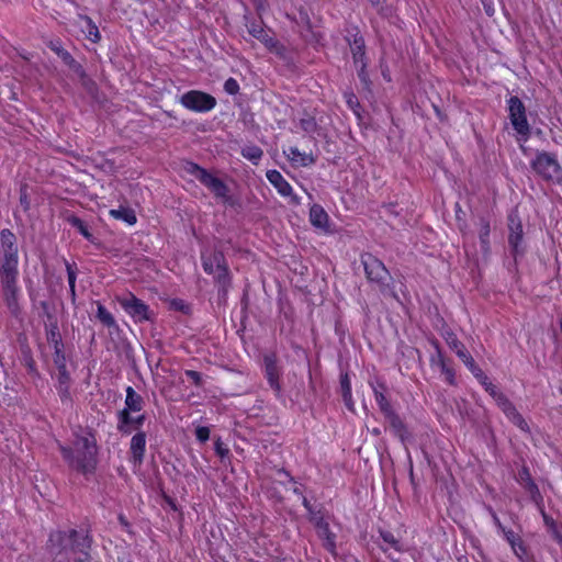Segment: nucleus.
Wrapping results in <instances>:
<instances>
[{
	"mask_svg": "<svg viewBox=\"0 0 562 562\" xmlns=\"http://www.w3.org/2000/svg\"><path fill=\"white\" fill-rule=\"evenodd\" d=\"M90 547L88 533L75 529L56 531L49 537V550L55 562H87Z\"/></svg>",
	"mask_w": 562,
	"mask_h": 562,
	"instance_id": "obj_1",
	"label": "nucleus"
},
{
	"mask_svg": "<svg viewBox=\"0 0 562 562\" xmlns=\"http://www.w3.org/2000/svg\"><path fill=\"white\" fill-rule=\"evenodd\" d=\"M64 458L69 465L80 472L87 473L94 469L97 460V446L93 435L86 431L77 435L74 447H60Z\"/></svg>",
	"mask_w": 562,
	"mask_h": 562,
	"instance_id": "obj_2",
	"label": "nucleus"
},
{
	"mask_svg": "<svg viewBox=\"0 0 562 562\" xmlns=\"http://www.w3.org/2000/svg\"><path fill=\"white\" fill-rule=\"evenodd\" d=\"M361 263L363 265L368 281L374 284L383 294H392L393 278L384 263L371 254L361 255Z\"/></svg>",
	"mask_w": 562,
	"mask_h": 562,
	"instance_id": "obj_3",
	"label": "nucleus"
},
{
	"mask_svg": "<svg viewBox=\"0 0 562 562\" xmlns=\"http://www.w3.org/2000/svg\"><path fill=\"white\" fill-rule=\"evenodd\" d=\"M18 245L16 237L9 229L0 233V274L18 273Z\"/></svg>",
	"mask_w": 562,
	"mask_h": 562,
	"instance_id": "obj_4",
	"label": "nucleus"
},
{
	"mask_svg": "<svg viewBox=\"0 0 562 562\" xmlns=\"http://www.w3.org/2000/svg\"><path fill=\"white\" fill-rule=\"evenodd\" d=\"M143 397L138 393H136V391L132 386H128L126 389L125 407L117 414V430L123 434H131V414L140 412L143 409Z\"/></svg>",
	"mask_w": 562,
	"mask_h": 562,
	"instance_id": "obj_5",
	"label": "nucleus"
},
{
	"mask_svg": "<svg viewBox=\"0 0 562 562\" xmlns=\"http://www.w3.org/2000/svg\"><path fill=\"white\" fill-rule=\"evenodd\" d=\"M18 273H2L0 274V283L2 289L3 300L10 313L13 316H19L21 308L19 304V286Z\"/></svg>",
	"mask_w": 562,
	"mask_h": 562,
	"instance_id": "obj_6",
	"label": "nucleus"
},
{
	"mask_svg": "<svg viewBox=\"0 0 562 562\" xmlns=\"http://www.w3.org/2000/svg\"><path fill=\"white\" fill-rule=\"evenodd\" d=\"M532 168L543 179L562 183V168L552 155L539 154L532 161Z\"/></svg>",
	"mask_w": 562,
	"mask_h": 562,
	"instance_id": "obj_7",
	"label": "nucleus"
},
{
	"mask_svg": "<svg viewBox=\"0 0 562 562\" xmlns=\"http://www.w3.org/2000/svg\"><path fill=\"white\" fill-rule=\"evenodd\" d=\"M181 104L195 112H206L216 105V100L211 94L192 90L181 97Z\"/></svg>",
	"mask_w": 562,
	"mask_h": 562,
	"instance_id": "obj_8",
	"label": "nucleus"
},
{
	"mask_svg": "<svg viewBox=\"0 0 562 562\" xmlns=\"http://www.w3.org/2000/svg\"><path fill=\"white\" fill-rule=\"evenodd\" d=\"M119 304L128 313L135 321L145 322L150 319L149 307L134 294L127 293L116 297Z\"/></svg>",
	"mask_w": 562,
	"mask_h": 562,
	"instance_id": "obj_9",
	"label": "nucleus"
},
{
	"mask_svg": "<svg viewBox=\"0 0 562 562\" xmlns=\"http://www.w3.org/2000/svg\"><path fill=\"white\" fill-rule=\"evenodd\" d=\"M509 119L515 131L520 135L529 134V124L526 116V108L518 97L508 100Z\"/></svg>",
	"mask_w": 562,
	"mask_h": 562,
	"instance_id": "obj_10",
	"label": "nucleus"
},
{
	"mask_svg": "<svg viewBox=\"0 0 562 562\" xmlns=\"http://www.w3.org/2000/svg\"><path fill=\"white\" fill-rule=\"evenodd\" d=\"M508 244L513 255L516 257L524 252L522 244V225L517 211H513L508 215Z\"/></svg>",
	"mask_w": 562,
	"mask_h": 562,
	"instance_id": "obj_11",
	"label": "nucleus"
},
{
	"mask_svg": "<svg viewBox=\"0 0 562 562\" xmlns=\"http://www.w3.org/2000/svg\"><path fill=\"white\" fill-rule=\"evenodd\" d=\"M188 171L192 173L205 187H207L216 196H225L226 187L222 180L194 164L190 165Z\"/></svg>",
	"mask_w": 562,
	"mask_h": 562,
	"instance_id": "obj_12",
	"label": "nucleus"
},
{
	"mask_svg": "<svg viewBox=\"0 0 562 562\" xmlns=\"http://www.w3.org/2000/svg\"><path fill=\"white\" fill-rule=\"evenodd\" d=\"M203 268L209 274H213L215 279L223 282L226 277V268L224 266V258L221 252H211L210 255L202 254Z\"/></svg>",
	"mask_w": 562,
	"mask_h": 562,
	"instance_id": "obj_13",
	"label": "nucleus"
},
{
	"mask_svg": "<svg viewBox=\"0 0 562 562\" xmlns=\"http://www.w3.org/2000/svg\"><path fill=\"white\" fill-rule=\"evenodd\" d=\"M262 369L270 387L279 395L281 386L279 383L280 368L276 355L266 353L262 359Z\"/></svg>",
	"mask_w": 562,
	"mask_h": 562,
	"instance_id": "obj_14",
	"label": "nucleus"
},
{
	"mask_svg": "<svg viewBox=\"0 0 562 562\" xmlns=\"http://www.w3.org/2000/svg\"><path fill=\"white\" fill-rule=\"evenodd\" d=\"M146 447V435L145 432H137L131 439V454L132 462L139 465L143 462L144 452Z\"/></svg>",
	"mask_w": 562,
	"mask_h": 562,
	"instance_id": "obj_15",
	"label": "nucleus"
},
{
	"mask_svg": "<svg viewBox=\"0 0 562 562\" xmlns=\"http://www.w3.org/2000/svg\"><path fill=\"white\" fill-rule=\"evenodd\" d=\"M267 179L270 183L278 190V192L283 196L292 195V188L289 182L283 178V176L277 170H269L267 172Z\"/></svg>",
	"mask_w": 562,
	"mask_h": 562,
	"instance_id": "obj_16",
	"label": "nucleus"
},
{
	"mask_svg": "<svg viewBox=\"0 0 562 562\" xmlns=\"http://www.w3.org/2000/svg\"><path fill=\"white\" fill-rule=\"evenodd\" d=\"M504 537L512 547L513 552L517 558L522 560V558L526 555L527 550L526 547L521 540V538L515 533L513 530H504Z\"/></svg>",
	"mask_w": 562,
	"mask_h": 562,
	"instance_id": "obj_17",
	"label": "nucleus"
},
{
	"mask_svg": "<svg viewBox=\"0 0 562 562\" xmlns=\"http://www.w3.org/2000/svg\"><path fill=\"white\" fill-rule=\"evenodd\" d=\"M248 32L259 40L267 48L272 49L276 46V41L270 30H266L261 26H252Z\"/></svg>",
	"mask_w": 562,
	"mask_h": 562,
	"instance_id": "obj_18",
	"label": "nucleus"
},
{
	"mask_svg": "<svg viewBox=\"0 0 562 562\" xmlns=\"http://www.w3.org/2000/svg\"><path fill=\"white\" fill-rule=\"evenodd\" d=\"M317 535L323 540L324 547L329 552H335L336 543H335V535L329 530V525L325 521L323 525L321 524L317 528Z\"/></svg>",
	"mask_w": 562,
	"mask_h": 562,
	"instance_id": "obj_19",
	"label": "nucleus"
},
{
	"mask_svg": "<svg viewBox=\"0 0 562 562\" xmlns=\"http://www.w3.org/2000/svg\"><path fill=\"white\" fill-rule=\"evenodd\" d=\"M355 67L366 63L364 41L362 37H355L350 44Z\"/></svg>",
	"mask_w": 562,
	"mask_h": 562,
	"instance_id": "obj_20",
	"label": "nucleus"
},
{
	"mask_svg": "<svg viewBox=\"0 0 562 562\" xmlns=\"http://www.w3.org/2000/svg\"><path fill=\"white\" fill-rule=\"evenodd\" d=\"M78 19L86 23V29L83 30L86 37L93 43H98L101 40V34L94 22L88 15L83 14H79Z\"/></svg>",
	"mask_w": 562,
	"mask_h": 562,
	"instance_id": "obj_21",
	"label": "nucleus"
},
{
	"mask_svg": "<svg viewBox=\"0 0 562 562\" xmlns=\"http://www.w3.org/2000/svg\"><path fill=\"white\" fill-rule=\"evenodd\" d=\"M286 156L291 161L300 164L301 166H308L315 161L312 155L301 153L296 147H290L286 151Z\"/></svg>",
	"mask_w": 562,
	"mask_h": 562,
	"instance_id": "obj_22",
	"label": "nucleus"
},
{
	"mask_svg": "<svg viewBox=\"0 0 562 562\" xmlns=\"http://www.w3.org/2000/svg\"><path fill=\"white\" fill-rule=\"evenodd\" d=\"M110 215L115 220L124 221L128 225H134L136 223L135 212L128 207L121 206L116 210H111Z\"/></svg>",
	"mask_w": 562,
	"mask_h": 562,
	"instance_id": "obj_23",
	"label": "nucleus"
},
{
	"mask_svg": "<svg viewBox=\"0 0 562 562\" xmlns=\"http://www.w3.org/2000/svg\"><path fill=\"white\" fill-rule=\"evenodd\" d=\"M446 341L461 360L469 355L464 345L457 338V336L453 333H447Z\"/></svg>",
	"mask_w": 562,
	"mask_h": 562,
	"instance_id": "obj_24",
	"label": "nucleus"
},
{
	"mask_svg": "<svg viewBox=\"0 0 562 562\" xmlns=\"http://www.w3.org/2000/svg\"><path fill=\"white\" fill-rule=\"evenodd\" d=\"M432 362L436 363L440 368L441 373L445 374L446 381L449 384H454V372L451 368L448 367L440 350H438V352H437V359L432 358Z\"/></svg>",
	"mask_w": 562,
	"mask_h": 562,
	"instance_id": "obj_25",
	"label": "nucleus"
},
{
	"mask_svg": "<svg viewBox=\"0 0 562 562\" xmlns=\"http://www.w3.org/2000/svg\"><path fill=\"white\" fill-rule=\"evenodd\" d=\"M310 217H311V222L314 226L316 227H325L326 224H327V221H328V216L327 214L325 213V211L318 206V205H314L312 209H311V212H310Z\"/></svg>",
	"mask_w": 562,
	"mask_h": 562,
	"instance_id": "obj_26",
	"label": "nucleus"
},
{
	"mask_svg": "<svg viewBox=\"0 0 562 562\" xmlns=\"http://www.w3.org/2000/svg\"><path fill=\"white\" fill-rule=\"evenodd\" d=\"M384 417L389 420L394 432L397 436H400L401 439L403 440L404 432H405V426H404V423L402 422V419L400 418V416L397 414H395V412L393 411L390 414L385 415Z\"/></svg>",
	"mask_w": 562,
	"mask_h": 562,
	"instance_id": "obj_27",
	"label": "nucleus"
},
{
	"mask_svg": "<svg viewBox=\"0 0 562 562\" xmlns=\"http://www.w3.org/2000/svg\"><path fill=\"white\" fill-rule=\"evenodd\" d=\"M490 232H491L490 222L486 221L485 218H481L479 236H480V241H481V245H482V248L484 251H487L488 247H490V239H488Z\"/></svg>",
	"mask_w": 562,
	"mask_h": 562,
	"instance_id": "obj_28",
	"label": "nucleus"
},
{
	"mask_svg": "<svg viewBox=\"0 0 562 562\" xmlns=\"http://www.w3.org/2000/svg\"><path fill=\"white\" fill-rule=\"evenodd\" d=\"M97 318L106 327L116 326L113 315L101 303H98Z\"/></svg>",
	"mask_w": 562,
	"mask_h": 562,
	"instance_id": "obj_29",
	"label": "nucleus"
},
{
	"mask_svg": "<svg viewBox=\"0 0 562 562\" xmlns=\"http://www.w3.org/2000/svg\"><path fill=\"white\" fill-rule=\"evenodd\" d=\"M496 403L508 417V419H510V417L518 412L514 404L505 395H497Z\"/></svg>",
	"mask_w": 562,
	"mask_h": 562,
	"instance_id": "obj_30",
	"label": "nucleus"
},
{
	"mask_svg": "<svg viewBox=\"0 0 562 562\" xmlns=\"http://www.w3.org/2000/svg\"><path fill=\"white\" fill-rule=\"evenodd\" d=\"M462 362L468 367V369L473 373L475 378H477L479 380H487V378L480 369V367L475 363L474 359L470 353L462 359Z\"/></svg>",
	"mask_w": 562,
	"mask_h": 562,
	"instance_id": "obj_31",
	"label": "nucleus"
},
{
	"mask_svg": "<svg viewBox=\"0 0 562 562\" xmlns=\"http://www.w3.org/2000/svg\"><path fill=\"white\" fill-rule=\"evenodd\" d=\"M374 391V396H375V400H376V403L381 409V412L383 413V415H387L390 414L391 412H393V408L390 404V402L387 401V398L385 397V395L378 391L376 389L373 390Z\"/></svg>",
	"mask_w": 562,
	"mask_h": 562,
	"instance_id": "obj_32",
	"label": "nucleus"
},
{
	"mask_svg": "<svg viewBox=\"0 0 562 562\" xmlns=\"http://www.w3.org/2000/svg\"><path fill=\"white\" fill-rule=\"evenodd\" d=\"M340 386L342 392V397L348 407L351 406V387H350V380L347 374L341 376L340 380Z\"/></svg>",
	"mask_w": 562,
	"mask_h": 562,
	"instance_id": "obj_33",
	"label": "nucleus"
},
{
	"mask_svg": "<svg viewBox=\"0 0 562 562\" xmlns=\"http://www.w3.org/2000/svg\"><path fill=\"white\" fill-rule=\"evenodd\" d=\"M526 488H527L528 493L530 494L531 499L536 504L539 505L542 502V496L540 494V491H539L537 484L531 479H528Z\"/></svg>",
	"mask_w": 562,
	"mask_h": 562,
	"instance_id": "obj_34",
	"label": "nucleus"
},
{
	"mask_svg": "<svg viewBox=\"0 0 562 562\" xmlns=\"http://www.w3.org/2000/svg\"><path fill=\"white\" fill-rule=\"evenodd\" d=\"M69 223L77 228L87 239H90L92 235L89 233L87 225L82 220L76 216L69 217Z\"/></svg>",
	"mask_w": 562,
	"mask_h": 562,
	"instance_id": "obj_35",
	"label": "nucleus"
},
{
	"mask_svg": "<svg viewBox=\"0 0 562 562\" xmlns=\"http://www.w3.org/2000/svg\"><path fill=\"white\" fill-rule=\"evenodd\" d=\"M301 128L306 133H313L316 130V121L313 116L306 115L300 120Z\"/></svg>",
	"mask_w": 562,
	"mask_h": 562,
	"instance_id": "obj_36",
	"label": "nucleus"
},
{
	"mask_svg": "<svg viewBox=\"0 0 562 562\" xmlns=\"http://www.w3.org/2000/svg\"><path fill=\"white\" fill-rule=\"evenodd\" d=\"M381 537H382L384 542L390 544L395 550H397V551L402 550L401 547H400L398 540L394 537V535L392 532L381 531Z\"/></svg>",
	"mask_w": 562,
	"mask_h": 562,
	"instance_id": "obj_37",
	"label": "nucleus"
},
{
	"mask_svg": "<svg viewBox=\"0 0 562 562\" xmlns=\"http://www.w3.org/2000/svg\"><path fill=\"white\" fill-rule=\"evenodd\" d=\"M54 362L57 367V369H65L66 368V359H65V355L61 352L59 346H58V341H56V346H55V357H54Z\"/></svg>",
	"mask_w": 562,
	"mask_h": 562,
	"instance_id": "obj_38",
	"label": "nucleus"
},
{
	"mask_svg": "<svg viewBox=\"0 0 562 562\" xmlns=\"http://www.w3.org/2000/svg\"><path fill=\"white\" fill-rule=\"evenodd\" d=\"M514 425H516L519 429H521L522 431H526L528 432L529 431V426L527 424V422L524 419V417L519 414V412H517L516 414H514L510 419H509Z\"/></svg>",
	"mask_w": 562,
	"mask_h": 562,
	"instance_id": "obj_39",
	"label": "nucleus"
},
{
	"mask_svg": "<svg viewBox=\"0 0 562 562\" xmlns=\"http://www.w3.org/2000/svg\"><path fill=\"white\" fill-rule=\"evenodd\" d=\"M366 66H367V63H362L361 65L356 67V69H357V72H358V77L361 80V82L364 86V88L369 89L370 80H369V75L366 71Z\"/></svg>",
	"mask_w": 562,
	"mask_h": 562,
	"instance_id": "obj_40",
	"label": "nucleus"
},
{
	"mask_svg": "<svg viewBox=\"0 0 562 562\" xmlns=\"http://www.w3.org/2000/svg\"><path fill=\"white\" fill-rule=\"evenodd\" d=\"M59 57L70 68H72V69L80 68V65L75 60V58L70 55V53L67 52L66 49L64 52H59Z\"/></svg>",
	"mask_w": 562,
	"mask_h": 562,
	"instance_id": "obj_41",
	"label": "nucleus"
},
{
	"mask_svg": "<svg viewBox=\"0 0 562 562\" xmlns=\"http://www.w3.org/2000/svg\"><path fill=\"white\" fill-rule=\"evenodd\" d=\"M224 89L227 93L229 94H235L238 92L239 90V85L237 83V81L233 78H229L225 81L224 83Z\"/></svg>",
	"mask_w": 562,
	"mask_h": 562,
	"instance_id": "obj_42",
	"label": "nucleus"
},
{
	"mask_svg": "<svg viewBox=\"0 0 562 562\" xmlns=\"http://www.w3.org/2000/svg\"><path fill=\"white\" fill-rule=\"evenodd\" d=\"M257 14L260 19L263 18V15L268 12V5L266 0H252Z\"/></svg>",
	"mask_w": 562,
	"mask_h": 562,
	"instance_id": "obj_43",
	"label": "nucleus"
},
{
	"mask_svg": "<svg viewBox=\"0 0 562 562\" xmlns=\"http://www.w3.org/2000/svg\"><path fill=\"white\" fill-rule=\"evenodd\" d=\"M310 520L313 522L314 527L317 528L321 524L323 525L326 520L321 512L311 510Z\"/></svg>",
	"mask_w": 562,
	"mask_h": 562,
	"instance_id": "obj_44",
	"label": "nucleus"
},
{
	"mask_svg": "<svg viewBox=\"0 0 562 562\" xmlns=\"http://www.w3.org/2000/svg\"><path fill=\"white\" fill-rule=\"evenodd\" d=\"M195 436L201 442H205L210 438V429L207 427H198Z\"/></svg>",
	"mask_w": 562,
	"mask_h": 562,
	"instance_id": "obj_45",
	"label": "nucleus"
},
{
	"mask_svg": "<svg viewBox=\"0 0 562 562\" xmlns=\"http://www.w3.org/2000/svg\"><path fill=\"white\" fill-rule=\"evenodd\" d=\"M483 385L485 386V390L494 397V400L497 402V395H504L503 393L498 392L491 382H487V380H481Z\"/></svg>",
	"mask_w": 562,
	"mask_h": 562,
	"instance_id": "obj_46",
	"label": "nucleus"
},
{
	"mask_svg": "<svg viewBox=\"0 0 562 562\" xmlns=\"http://www.w3.org/2000/svg\"><path fill=\"white\" fill-rule=\"evenodd\" d=\"M186 375L196 385L200 386L202 383L201 374L198 371L188 370Z\"/></svg>",
	"mask_w": 562,
	"mask_h": 562,
	"instance_id": "obj_47",
	"label": "nucleus"
},
{
	"mask_svg": "<svg viewBox=\"0 0 562 562\" xmlns=\"http://www.w3.org/2000/svg\"><path fill=\"white\" fill-rule=\"evenodd\" d=\"M346 97L349 108L352 109L353 112L359 116V113L357 112V108L359 106L357 97L353 93L346 94Z\"/></svg>",
	"mask_w": 562,
	"mask_h": 562,
	"instance_id": "obj_48",
	"label": "nucleus"
},
{
	"mask_svg": "<svg viewBox=\"0 0 562 562\" xmlns=\"http://www.w3.org/2000/svg\"><path fill=\"white\" fill-rule=\"evenodd\" d=\"M145 422V415L144 414H140L136 417H133L132 416V420H131V424H130V429L132 430V428L134 429H138Z\"/></svg>",
	"mask_w": 562,
	"mask_h": 562,
	"instance_id": "obj_49",
	"label": "nucleus"
},
{
	"mask_svg": "<svg viewBox=\"0 0 562 562\" xmlns=\"http://www.w3.org/2000/svg\"><path fill=\"white\" fill-rule=\"evenodd\" d=\"M69 373L67 372V369L65 368L64 370L63 369H59L58 370V383L60 385H66V384H69Z\"/></svg>",
	"mask_w": 562,
	"mask_h": 562,
	"instance_id": "obj_50",
	"label": "nucleus"
},
{
	"mask_svg": "<svg viewBox=\"0 0 562 562\" xmlns=\"http://www.w3.org/2000/svg\"><path fill=\"white\" fill-rule=\"evenodd\" d=\"M262 151L258 147H252L248 149V159L257 160L261 157Z\"/></svg>",
	"mask_w": 562,
	"mask_h": 562,
	"instance_id": "obj_51",
	"label": "nucleus"
},
{
	"mask_svg": "<svg viewBox=\"0 0 562 562\" xmlns=\"http://www.w3.org/2000/svg\"><path fill=\"white\" fill-rule=\"evenodd\" d=\"M491 515L493 518V521L495 526L504 533V530H507L501 522L499 518L497 517L496 513L491 509Z\"/></svg>",
	"mask_w": 562,
	"mask_h": 562,
	"instance_id": "obj_52",
	"label": "nucleus"
},
{
	"mask_svg": "<svg viewBox=\"0 0 562 562\" xmlns=\"http://www.w3.org/2000/svg\"><path fill=\"white\" fill-rule=\"evenodd\" d=\"M68 282L72 293H75L76 274L68 268Z\"/></svg>",
	"mask_w": 562,
	"mask_h": 562,
	"instance_id": "obj_53",
	"label": "nucleus"
},
{
	"mask_svg": "<svg viewBox=\"0 0 562 562\" xmlns=\"http://www.w3.org/2000/svg\"><path fill=\"white\" fill-rule=\"evenodd\" d=\"M58 390H59V394H60L63 400H68L69 398L68 384H66V385H60L59 384Z\"/></svg>",
	"mask_w": 562,
	"mask_h": 562,
	"instance_id": "obj_54",
	"label": "nucleus"
},
{
	"mask_svg": "<svg viewBox=\"0 0 562 562\" xmlns=\"http://www.w3.org/2000/svg\"><path fill=\"white\" fill-rule=\"evenodd\" d=\"M20 202L23 209L26 211L30 206V203L27 201L26 193L23 190L21 191Z\"/></svg>",
	"mask_w": 562,
	"mask_h": 562,
	"instance_id": "obj_55",
	"label": "nucleus"
},
{
	"mask_svg": "<svg viewBox=\"0 0 562 562\" xmlns=\"http://www.w3.org/2000/svg\"><path fill=\"white\" fill-rule=\"evenodd\" d=\"M49 47L52 50H54L58 56H59V52H64L65 49L58 44V43H50L49 44Z\"/></svg>",
	"mask_w": 562,
	"mask_h": 562,
	"instance_id": "obj_56",
	"label": "nucleus"
},
{
	"mask_svg": "<svg viewBox=\"0 0 562 562\" xmlns=\"http://www.w3.org/2000/svg\"><path fill=\"white\" fill-rule=\"evenodd\" d=\"M215 448L217 453L221 456H224V453L227 452V450L222 447V443L220 441L216 442Z\"/></svg>",
	"mask_w": 562,
	"mask_h": 562,
	"instance_id": "obj_57",
	"label": "nucleus"
},
{
	"mask_svg": "<svg viewBox=\"0 0 562 562\" xmlns=\"http://www.w3.org/2000/svg\"><path fill=\"white\" fill-rule=\"evenodd\" d=\"M303 504H304L305 508L311 513L312 508H311L310 503H308V501L306 498L303 499Z\"/></svg>",
	"mask_w": 562,
	"mask_h": 562,
	"instance_id": "obj_58",
	"label": "nucleus"
},
{
	"mask_svg": "<svg viewBox=\"0 0 562 562\" xmlns=\"http://www.w3.org/2000/svg\"><path fill=\"white\" fill-rule=\"evenodd\" d=\"M543 518H544V521H546L547 525H549V524L553 525L554 524L553 520L550 519L544 513H543Z\"/></svg>",
	"mask_w": 562,
	"mask_h": 562,
	"instance_id": "obj_59",
	"label": "nucleus"
},
{
	"mask_svg": "<svg viewBox=\"0 0 562 562\" xmlns=\"http://www.w3.org/2000/svg\"><path fill=\"white\" fill-rule=\"evenodd\" d=\"M522 477H526L527 480L530 479L529 473L527 470H524L521 473Z\"/></svg>",
	"mask_w": 562,
	"mask_h": 562,
	"instance_id": "obj_60",
	"label": "nucleus"
},
{
	"mask_svg": "<svg viewBox=\"0 0 562 562\" xmlns=\"http://www.w3.org/2000/svg\"><path fill=\"white\" fill-rule=\"evenodd\" d=\"M372 4L378 5L381 3V0H369Z\"/></svg>",
	"mask_w": 562,
	"mask_h": 562,
	"instance_id": "obj_61",
	"label": "nucleus"
},
{
	"mask_svg": "<svg viewBox=\"0 0 562 562\" xmlns=\"http://www.w3.org/2000/svg\"><path fill=\"white\" fill-rule=\"evenodd\" d=\"M177 308H181L182 306L178 304L177 302L173 303Z\"/></svg>",
	"mask_w": 562,
	"mask_h": 562,
	"instance_id": "obj_62",
	"label": "nucleus"
},
{
	"mask_svg": "<svg viewBox=\"0 0 562 562\" xmlns=\"http://www.w3.org/2000/svg\"><path fill=\"white\" fill-rule=\"evenodd\" d=\"M373 434L379 435V434H380V430H379V429H374V430H373Z\"/></svg>",
	"mask_w": 562,
	"mask_h": 562,
	"instance_id": "obj_63",
	"label": "nucleus"
}]
</instances>
